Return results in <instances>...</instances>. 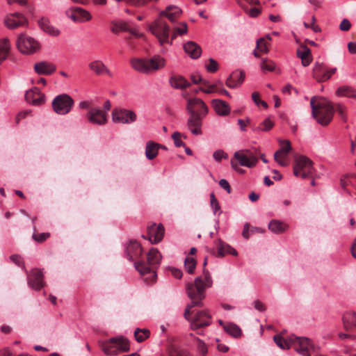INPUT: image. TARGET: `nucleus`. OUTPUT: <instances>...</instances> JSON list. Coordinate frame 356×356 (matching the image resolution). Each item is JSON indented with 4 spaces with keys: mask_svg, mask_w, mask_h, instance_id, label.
Masks as SVG:
<instances>
[{
    "mask_svg": "<svg viewBox=\"0 0 356 356\" xmlns=\"http://www.w3.org/2000/svg\"><path fill=\"white\" fill-rule=\"evenodd\" d=\"M296 54L301 59L303 66H308L311 63L312 60L311 50L306 45H300L297 49Z\"/></svg>",
    "mask_w": 356,
    "mask_h": 356,
    "instance_id": "obj_30",
    "label": "nucleus"
},
{
    "mask_svg": "<svg viewBox=\"0 0 356 356\" xmlns=\"http://www.w3.org/2000/svg\"><path fill=\"white\" fill-rule=\"evenodd\" d=\"M160 144L154 141H148L145 147V156L149 160H152L156 157Z\"/></svg>",
    "mask_w": 356,
    "mask_h": 356,
    "instance_id": "obj_35",
    "label": "nucleus"
},
{
    "mask_svg": "<svg viewBox=\"0 0 356 356\" xmlns=\"http://www.w3.org/2000/svg\"><path fill=\"white\" fill-rule=\"evenodd\" d=\"M216 247L218 250V257H223L226 254H231L236 256L238 254L237 251L232 248L228 244L224 243L220 239H218L215 242Z\"/></svg>",
    "mask_w": 356,
    "mask_h": 356,
    "instance_id": "obj_31",
    "label": "nucleus"
},
{
    "mask_svg": "<svg viewBox=\"0 0 356 356\" xmlns=\"http://www.w3.org/2000/svg\"><path fill=\"white\" fill-rule=\"evenodd\" d=\"M182 10L177 6L170 5L159 13V17L167 18L171 24H174L181 17Z\"/></svg>",
    "mask_w": 356,
    "mask_h": 356,
    "instance_id": "obj_20",
    "label": "nucleus"
},
{
    "mask_svg": "<svg viewBox=\"0 0 356 356\" xmlns=\"http://www.w3.org/2000/svg\"><path fill=\"white\" fill-rule=\"evenodd\" d=\"M89 69L92 71L96 75H108L110 77L113 76L112 72L100 60H95L88 64Z\"/></svg>",
    "mask_w": 356,
    "mask_h": 356,
    "instance_id": "obj_24",
    "label": "nucleus"
},
{
    "mask_svg": "<svg viewBox=\"0 0 356 356\" xmlns=\"http://www.w3.org/2000/svg\"><path fill=\"white\" fill-rule=\"evenodd\" d=\"M287 228L288 225L286 223L278 220H272L268 224V229L276 234H282Z\"/></svg>",
    "mask_w": 356,
    "mask_h": 356,
    "instance_id": "obj_37",
    "label": "nucleus"
},
{
    "mask_svg": "<svg viewBox=\"0 0 356 356\" xmlns=\"http://www.w3.org/2000/svg\"><path fill=\"white\" fill-rule=\"evenodd\" d=\"M165 60L160 56H154L151 58H132L131 67L137 72L148 74L163 68Z\"/></svg>",
    "mask_w": 356,
    "mask_h": 356,
    "instance_id": "obj_6",
    "label": "nucleus"
},
{
    "mask_svg": "<svg viewBox=\"0 0 356 356\" xmlns=\"http://www.w3.org/2000/svg\"><path fill=\"white\" fill-rule=\"evenodd\" d=\"M49 236V233H36L34 232L32 238L36 242L42 243L46 241Z\"/></svg>",
    "mask_w": 356,
    "mask_h": 356,
    "instance_id": "obj_51",
    "label": "nucleus"
},
{
    "mask_svg": "<svg viewBox=\"0 0 356 356\" xmlns=\"http://www.w3.org/2000/svg\"><path fill=\"white\" fill-rule=\"evenodd\" d=\"M293 175L302 179L312 178L316 170L313 161L305 156L296 158L293 165Z\"/></svg>",
    "mask_w": 356,
    "mask_h": 356,
    "instance_id": "obj_9",
    "label": "nucleus"
},
{
    "mask_svg": "<svg viewBox=\"0 0 356 356\" xmlns=\"http://www.w3.org/2000/svg\"><path fill=\"white\" fill-rule=\"evenodd\" d=\"M185 52L193 59L198 58L202 54L200 45L193 41H189L184 45Z\"/></svg>",
    "mask_w": 356,
    "mask_h": 356,
    "instance_id": "obj_29",
    "label": "nucleus"
},
{
    "mask_svg": "<svg viewBox=\"0 0 356 356\" xmlns=\"http://www.w3.org/2000/svg\"><path fill=\"white\" fill-rule=\"evenodd\" d=\"M99 343L102 351L109 356H115L120 352H127L129 350V341L122 336L99 341Z\"/></svg>",
    "mask_w": 356,
    "mask_h": 356,
    "instance_id": "obj_7",
    "label": "nucleus"
},
{
    "mask_svg": "<svg viewBox=\"0 0 356 356\" xmlns=\"http://www.w3.org/2000/svg\"><path fill=\"white\" fill-rule=\"evenodd\" d=\"M246 13L252 17H257L260 13L261 10L259 8H252L249 10H246Z\"/></svg>",
    "mask_w": 356,
    "mask_h": 356,
    "instance_id": "obj_61",
    "label": "nucleus"
},
{
    "mask_svg": "<svg viewBox=\"0 0 356 356\" xmlns=\"http://www.w3.org/2000/svg\"><path fill=\"white\" fill-rule=\"evenodd\" d=\"M245 74L242 71L233 72L226 80V85L229 88H236L244 81Z\"/></svg>",
    "mask_w": 356,
    "mask_h": 356,
    "instance_id": "obj_27",
    "label": "nucleus"
},
{
    "mask_svg": "<svg viewBox=\"0 0 356 356\" xmlns=\"http://www.w3.org/2000/svg\"><path fill=\"white\" fill-rule=\"evenodd\" d=\"M168 356H191L189 351L179 345L170 343L167 347Z\"/></svg>",
    "mask_w": 356,
    "mask_h": 356,
    "instance_id": "obj_33",
    "label": "nucleus"
},
{
    "mask_svg": "<svg viewBox=\"0 0 356 356\" xmlns=\"http://www.w3.org/2000/svg\"><path fill=\"white\" fill-rule=\"evenodd\" d=\"M280 149L275 152L274 159L277 160V157L281 153L289 154L291 150V143L289 140H279Z\"/></svg>",
    "mask_w": 356,
    "mask_h": 356,
    "instance_id": "obj_41",
    "label": "nucleus"
},
{
    "mask_svg": "<svg viewBox=\"0 0 356 356\" xmlns=\"http://www.w3.org/2000/svg\"><path fill=\"white\" fill-rule=\"evenodd\" d=\"M348 49L350 54H356V42H350L348 44Z\"/></svg>",
    "mask_w": 356,
    "mask_h": 356,
    "instance_id": "obj_64",
    "label": "nucleus"
},
{
    "mask_svg": "<svg viewBox=\"0 0 356 356\" xmlns=\"http://www.w3.org/2000/svg\"><path fill=\"white\" fill-rule=\"evenodd\" d=\"M67 16L74 22H85L91 19V15L86 10L75 7L66 11Z\"/></svg>",
    "mask_w": 356,
    "mask_h": 356,
    "instance_id": "obj_21",
    "label": "nucleus"
},
{
    "mask_svg": "<svg viewBox=\"0 0 356 356\" xmlns=\"http://www.w3.org/2000/svg\"><path fill=\"white\" fill-rule=\"evenodd\" d=\"M38 24L44 31L52 36H57L60 34V31L50 24V22L47 18H41L38 21Z\"/></svg>",
    "mask_w": 356,
    "mask_h": 356,
    "instance_id": "obj_36",
    "label": "nucleus"
},
{
    "mask_svg": "<svg viewBox=\"0 0 356 356\" xmlns=\"http://www.w3.org/2000/svg\"><path fill=\"white\" fill-rule=\"evenodd\" d=\"M219 323L223 327L224 330L234 337H239L241 335V330L234 323H224L222 321H219Z\"/></svg>",
    "mask_w": 356,
    "mask_h": 356,
    "instance_id": "obj_38",
    "label": "nucleus"
},
{
    "mask_svg": "<svg viewBox=\"0 0 356 356\" xmlns=\"http://www.w3.org/2000/svg\"><path fill=\"white\" fill-rule=\"evenodd\" d=\"M193 307H192L191 308L188 318L185 316V314H184L185 318L191 321V329L196 330L209 325L211 322V316L206 310L198 311L193 318L191 319L190 318L191 314L194 312L193 310H191Z\"/></svg>",
    "mask_w": 356,
    "mask_h": 356,
    "instance_id": "obj_12",
    "label": "nucleus"
},
{
    "mask_svg": "<svg viewBox=\"0 0 356 356\" xmlns=\"http://www.w3.org/2000/svg\"><path fill=\"white\" fill-rule=\"evenodd\" d=\"M187 94L184 97L187 100L186 109L189 115L186 126L193 135H201L202 120L207 115L209 108L206 104L200 98H188Z\"/></svg>",
    "mask_w": 356,
    "mask_h": 356,
    "instance_id": "obj_3",
    "label": "nucleus"
},
{
    "mask_svg": "<svg viewBox=\"0 0 356 356\" xmlns=\"http://www.w3.org/2000/svg\"><path fill=\"white\" fill-rule=\"evenodd\" d=\"M343 327L346 331L356 330V312H347L343 315Z\"/></svg>",
    "mask_w": 356,
    "mask_h": 356,
    "instance_id": "obj_28",
    "label": "nucleus"
},
{
    "mask_svg": "<svg viewBox=\"0 0 356 356\" xmlns=\"http://www.w3.org/2000/svg\"><path fill=\"white\" fill-rule=\"evenodd\" d=\"M289 156V154L286 153H281L277 157V160H275L277 163H278L282 166H287L289 162L287 161Z\"/></svg>",
    "mask_w": 356,
    "mask_h": 356,
    "instance_id": "obj_54",
    "label": "nucleus"
},
{
    "mask_svg": "<svg viewBox=\"0 0 356 356\" xmlns=\"http://www.w3.org/2000/svg\"><path fill=\"white\" fill-rule=\"evenodd\" d=\"M210 197H211V206L213 208L214 213H216V211H219L220 209L219 203L213 193L211 194Z\"/></svg>",
    "mask_w": 356,
    "mask_h": 356,
    "instance_id": "obj_56",
    "label": "nucleus"
},
{
    "mask_svg": "<svg viewBox=\"0 0 356 356\" xmlns=\"http://www.w3.org/2000/svg\"><path fill=\"white\" fill-rule=\"evenodd\" d=\"M184 267L189 274H193L196 267L195 259L193 257H187L184 261Z\"/></svg>",
    "mask_w": 356,
    "mask_h": 356,
    "instance_id": "obj_47",
    "label": "nucleus"
},
{
    "mask_svg": "<svg viewBox=\"0 0 356 356\" xmlns=\"http://www.w3.org/2000/svg\"><path fill=\"white\" fill-rule=\"evenodd\" d=\"M79 107L82 109H88V111L90 110L91 108H95L92 106L91 103L88 101L81 102L79 104Z\"/></svg>",
    "mask_w": 356,
    "mask_h": 356,
    "instance_id": "obj_63",
    "label": "nucleus"
},
{
    "mask_svg": "<svg viewBox=\"0 0 356 356\" xmlns=\"http://www.w3.org/2000/svg\"><path fill=\"white\" fill-rule=\"evenodd\" d=\"M254 307L259 312H264L266 309L265 305L259 300L254 302Z\"/></svg>",
    "mask_w": 356,
    "mask_h": 356,
    "instance_id": "obj_60",
    "label": "nucleus"
},
{
    "mask_svg": "<svg viewBox=\"0 0 356 356\" xmlns=\"http://www.w3.org/2000/svg\"><path fill=\"white\" fill-rule=\"evenodd\" d=\"M111 30L113 33H118L120 31H128L137 38L143 35L142 33H138L135 29L131 28L129 24L125 22H111Z\"/></svg>",
    "mask_w": 356,
    "mask_h": 356,
    "instance_id": "obj_23",
    "label": "nucleus"
},
{
    "mask_svg": "<svg viewBox=\"0 0 356 356\" xmlns=\"http://www.w3.org/2000/svg\"><path fill=\"white\" fill-rule=\"evenodd\" d=\"M211 105L216 113L220 116H226L230 113L231 108L225 101L215 99L211 101Z\"/></svg>",
    "mask_w": 356,
    "mask_h": 356,
    "instance_id": "obj_26",
    "label": "nucleus"
},
{
    "mask_svg": "<svg viewBox=\"0 0 356 356\" xmlns=\"http://www.w3.org/2000/svg\"><path fill=\"white\" fill-rule=\"evenodd\" d=\"M4 24L8 29H15L19 26H26L28 20L22 13H14L6 17Z\"/></svg>",
    "mask_w": 356,
    "mask_h": 356,
    "instance_id": "obj_16",
    "label": "nucleus"
},
{
    "mask_svg": "<svg viewBox=\"0 0 356 356\" xmlns=\"http://www.w3.org/2000/svg\"><path fill=\"white\" fill-rule=\"evenodd\" d=\"M338 96H346L352 98H356V90L348 86H342L337 89L336 92Z\"/></svg>",
    "mask_w": 356,
    "mask_h": 356,
    "instance_id": "obj_44",
    "label": "nucleus"
},
{
    "mask_svg": "<svg viewBox=\"0 0 356 356\" xmlns=\"http://www.w3.org/2000/svg\"><path fill=\"white\" fill-rule=\"evenodd\" d=\"M205 67L208 72L214 73L218 70V64L214 59L209 58L205 64Z\"/></svg>",
    "mask_w": 356,
    "mask_h": 356,
    "instance_id": "obj_50",
    "label": "nucleus"
},
{
    "mask_svg": "<svg viewBox=\"0 0 356 356\" xmlns=\"http://www.w3.org/2000/svg\"><path fill=\"white\" fill-rule=\"evenodd\" d=\"M219 185L220 186L221 188L225 189L228 193H231V192H232L231 186H230L229 182L226 179H220L219 181Z\"/></svg>",
    "mask_w": 356,
    "mask_h": 356,
    "instance_id": "obj_57",
    "label": "nucleus"
},
{
    "mask_svg": "<svg viewBox=\"0 0 356 356\" xmlns=\"http://www.w3.org/2000/svg\"><path fill=\"white\" fill-rule=\"evenodd\" d=\"M337 68L327 69L323 64L316 63L313 69V77L318 82L328 80L335 72Z\"/></svg>",
    "mask_w": 356,
    "mask_h": 356,
    "instance_id": "obj_17",
    "label": "nucleus"
},
{
    "mask_svg": "<svg viewBox=\"0 0 356 356\" xmlns=\"http://www.w3.org/2000/svg\"><path fill=\"white\" fill-rule=\"evenodd\" d=\"M310 105L313 118L323 126H326L331 122L334 111L343 121L346 120V108L343 105L337 104L334 106L330 102L319 97H313L310 100Z\"/></svg>",
    "mask_w": 356,
    "mask_h": 356,
    "instance_id": "obj_2",
    "label": "nucleus"
},
{
    "mask_svg": "<svg viewBox=\"0 0 356 356\" xmlns=\"http://www.w3.org/2000/svg\"><path fill=\"white\" fill-rule=\"evenodd\" d=\"M112 120L114 122L129 124L135 122L137 115L131 110L126 108H115L112 111Z\"/></svg>",
    "mask_w": 356,
    "mask_h": 356,
    "instance_id": "obj_13",
    "label": "nucleus"
},
{
    "mask_svg": "<svg viewBox=\"0 0 356 356\" xmlns=\"http://www.w3.org/2000/svg\"><path fill=\"white\" fill-rule=\"evenodd\" d=\"M149 29L157 38L161 45L171 44V27L165 19L159 17L149 24Z\"/></svg>",
    "mask_w": 356,
    "mask_h": 356,
    "instance_id": "obj_8",
    "label": "nucleus"
},
{
    "mask_svg": "<svg viewBox=\"0 0 356 356\" xmlns=\"http://www.w3.org/2000/svg\"><path fill=\"white\" fill-rule=\"evenodd\" d=\"M199 90L206 94H211L218 91V86L217 84H211L206 80L202 81V86L199 88Z\"/></svg>",
    "mask_w": 356,
    "mask_h": 356,
    "instance_id": "obj_46",
    "label": "nucleus"
},
{
    "mask_svg": "<svg viewBox=\"0 0 356 356\" xmlns=\"http://www.w3.org/2000/svg\"><path fill=\"white\" fill-rule=\"evenodd\" d=\"M161 257L160 252L152 248L147 254V261L140 260L135 262V268L147 284H152L156 281V268L160 264Z\"/></svg>",
    "mask_w": 356,
    "mask_h": 356,
    "instance_id": "obj_4",
    "label": "nucleus"
},
{
    "mask_svg": "<svg viewBox=\"0 0 356 356\" xmlns=\"http://www.w3.org/2000/svg\"><path fill=\"white\" fill-rule=\"evenodd\" d=\"M10 259L13 263H15L18 266H22L24 264L22 258L19 255L13 254L10 256Z\"/></svg>",
    "mask_w": 356,
    "mask_h": 356,
    "instance_id": "obj_59",
    "label": "nucleus"
},
{
    "mask_svg": "<svg viewBox=\"0 0 356 356\" xmlns=\"http://www.w3.org/2000/svg\"><path fill=\"white\" fill-rule=\"evenodd\" d=\"M44 275L42 272L37 268L32 270L27 275V282L29 286L37 291L44 287L45 283L43 281Z\"/></svg>",
    "mask_w": 356,
    "mask_h": 356,
    "instance_id": "obj_18",
    "label": "nucleus"
},
{
    "mask_svg": "<svg viewBox=\"0 0 356 356\" xmlns=\"http://www.w3.org/2000/svg\"><path fill=\"white\" fill-rule=\"evenodd\" d=\"M25 99L27 102L33 106H40L45 102L44 94L40 92L37 88L26 91Z\"/></svg>",
    "mask_w": 356,
    "mask_h": 356,
    "instance_id": "obj_22",
    "label": "nucleus"
},
{
    "mask_svg": "<svg viewBox=\"0 0 356 356\" xmlns=\"http://www.w3.org/2000/svg\"><path fill=\"white\" fill-rule=\"evenodd\" d=\"M150 334V332L147 329L137 328L134 331V337L138 342L145 341Z\"/></svg>",
    "mask_w": 356,
    "mask_h": 356,
    "instance_id": "obj_45",
    "label": "nucleus"
},
{
    "mask_svg": "<svg viewBox=\"0 0 356 356\" xmlns=\"http://www.w3.org/2000/svg\"><path fill=\"white\" fill-rule=\"evenodd\" d=\"M273 126L274 123L270 120V118H266L264 120V122L260 123L257 129L263 131H268L270 130Z\"/></svg>",
    "mask_w": 356,
    "mask_h": 356,
    "instance_id": "obj_49",
    "label": "nucleus"
},
{
    "mask_svg": "<svg viewBox=\"0 0 356 356\" xmlns=\"http://www.w3.org/2000/svg\"><path fill=\"white\" fill-rule=\"evenodd\" d=\"M197 346L198 351L204 356L207 353V347L205 343L200 339H197Z\"/></svg>",
    "mask_w": 356,
    "mask_h": 356,
    "instance_id": "obj_55",
    "label": "nucleus"
},
{
    "mask_svg": "<svg viewBox=\"0 0 356 356\" xmlns=\"http://www.w3.org/2000/svg\"><path fill=\"white\" fill-rule=\"evenodd\" d=\"M172 26V31H171V35H170V40L171 42L176 38L177 35H182L184 34H186L188 31V26L186 23L185 22H181L176 24V22L174 24H171Z\"/></svg>",
    "mask_w": 356,
    "mask_h": 356,
    "instance_id": "obj_34",
    "label": "nucleus"
},
{
    "mask_svg": "<svg viewBox=\"0 0 356 356\" xmlns=\"http://www.w3.org/2000/svg\"><path fill=\"white\" fill-rule=\"evenodd\" d=\"M172 87L177 89H184L191 86V83L181 76H172L170 79Z\"/></svg>",
    "mask_w": 356,
    "mask_h": 356,
    "instance_id": "obj_39",
    "label": "nucleus"
},
{
    "mask_svg": "<svg viewBox=\"0 0 356 356\" xmlns=\"http://www.w3.org/2000/svg\"><path fill=\"white\" fill-rule=\"evenodd\" d=\"M181 133L176 131L172 135V138L174 140L175 145L177 147H185V143L181 140Z\"/></svg>",
    "mask_w": 356,
    "mask_h": 356,
    "instance_id": "obj_52",
    "label": "nucleus"
},
{
    "mask_svg": "<svg viewBox=\"0 0 356 356\" xmlns=\"http://www.w3.org/2000/svg\"><path fill=\"white\" fill-rule=\"evenodd\" d=\"M261 67L263 71L273 72L275 70V64L271 60L263 58L261 63Z\"/></svg>",
    "mask_w": 356,
    "mask_h": 356,
    "instance_id": "obj_48",
    "label": "nucleus"
},
{
    "mask_svg": "<svg viewBox=\"0 0 356 356\" xmlns=\"http://www.w3.org/2000/svg\"><path fill=\"white\" fill-rule=\"evenodd\" d=\"M259 51L261 53H267L268 51L265 38H261L257 41L256 49L253 52L254 56L257 58L260 56Z\"/></svg>",
    "mask_w": 356,
    "mask_h": 356,
    "instance_id": "obj_42",
    "label": "nucleus"
},
{
    "mask_svg": "<svg viewBox=\"0 0 356 356\" xmlns=\"http://www.w3.org/2000/svg\"><path fill=\"white\" fill-rule=\"evenodd\" d=\"M170 270L171 271L172 275L177 279H180L182 277V272L181 270L172 267L170 268Z\"/></svg>",
    "mask_w": 356,
    "mask_h": 356,
    "instance_id": "obj_62",
    "label": "nucleus"
},
{
    "mask_svg": "<svg viewBox=\"0 0 356 356\" xmlns=\"http://www.w3.org/2000/svg\"><path fill=\"white\" fill-rule=\"evenodd\" d=\"M10 43L7 38L0 40V63L6 60L10 53Z\"/></svg>",
    "mask_w": 356,
    "mask_h": 356,
    "instance_id": "obj_40",
    "label": "nucleus"
},
{
    "mask_svg": "<svg viewBox=\"0 0 356 356\" xmlns=\"http://www.w3.org/2000/svg\"><path fill=\"white\" fill-rule=\"evenodd\" d=\"M213 157L216 161L220 162L222 159H227L228 155L223 150L218 149L213 152Z\"/></svg>",
    "mask_w": 356,
    "mask_h": 356,
    "instance_id": "obj_53",
    "label": "nucleus"
},
{
    "mask_svg": "<svg viewBox=\"0 0 356 356\" xmlns=\"http://www.w3.org/2000/svg\"><path fill=\"white\" fill-rule=\"evenodd\" d=\"M143 249L136 241H130L127 247V254L129 260L138 259L142 254Z\"/></svg>",
    "mask_w": 356,
    "mask_h": 356,
    "instance_id": "obj_25",
    "label": "nucleus"
},
{
    "mask_svg": "<svg viewBox=\"0 0 356 356\" xmlns=\"http://www.w3.org/2000/svg\"><path fill=\"white\" fill-rule=\"evenodd\" d=\"M35 71L39 74L49 75L56 70V66L48 62H40L34 65Z\"/></svg>",
    "mask_w": 356,
    "mask_h": 356,
    "instance_id": "obj_32",
    "label": "nucleus"
},
{
    "mask_svg": "<svg viewBox=\"0 0 356 356\" xmlns=\"http://www.w3.org/2000/svg\"><path fill=\"white\" fill-rule=\"evenodd\" d=\"M355 175H346L343 176L340 180V184L342 188L347 193L350 194V192L347 189L348 186H352L355 184Z\"/></svg>",
    "mask_w": 356,
    "mask_h": 356,
    "instance_id": "obj_43",
    "label": "nucleus"
},
{
    "mask_svg": "<svg viewBox=\"0 0 356 356\" xmlns=\"http://www.w3.org/2000/svg\"><path fill=\"white\" fill-rule=\"evenodd\" d=\"M234 157L241 165L248 168L255 166L258 161L257 156L248 149L236 152Z\"/></svg>",
    "mask_w": 356,
    "mask_h": 356,
    "instance_id": "obj_14",
    "label": "nucleus"
},
{
    "mask_svg": "<svg viewBox=\"0 0 356 356\" xmlns=\"http://www.w3.org/2000/svg\"><path fill=\"white\" fill-rule=\"evenodd\" d=\"M107 113L101 108H91L86 113V118L91 124L103 126L107 123Z\"/></svg>",
    "mask_w": 356,
    "mask_h": 356,
    "instance_id": "obj_15",
    "label": "nucleus"
},
{
    "mask_svg": "<svg viewBox=\"0 0 356 356\" xmlns=\"http://www.w3.org/2000/svg\"><path fill=\"white\" fill-rule=\"evenodd\" d=\"M275 343L282 349L293 348L297 353L302 356H311L314 346L307 337H296L295 335L283 337L281 335H275Z\"/></svg>",
    "mask_w": 356,
    "mask_h": 356,
    "instance_id": "obj_5",
    "label": "nucleus"
},
{
    "mask_svg": "<svg viewBox=\"0 0 356 356\" xmlns=\"http://www.w3.org/2000/svg\"><path fill=\"white\" fill-rule=\"evenodd\" d=\"M165 229L163 225H156L155 223L147 227V236H143L144 238H148L152 243H158L163 238Z\"/></svg>",
    "mask_w": 356,
    "mask_h": 356,
    "instance_id": "obj_19",
    "label": "nucleus"
},
{
    "mask_svg": "<svg viewBox=\"0 0 356 356\" xmlns=\"http://www.w3.org/2000/svg\"><path fill=\"white\" fill-rule=\"evenodd\" d=\"M17 49L24 54L31 55L35 54L40 49V44L35 39L27 35L20 34L17 40Z\"/></svg>",
    "mask_w": 356,
    "mask_h": 356,
    "instance_id": "obj_10",
    "label": "nucleus"
},
{
    "mask_svg": "<svg viewBox=\"0 0 356 356\" xmlns=\"http://www.w3.org/2000/svg\"><path fill=\"white\" fill-rule=\"evenodd\" d=\"M207 257H205L203 262V272L201 276L197 277L193 282L186 284V290L191 302L185 309V316L188 318L190 309L192 307H203L202 300L205 298V290L211 287L213 280L209 271L206 268Z\"/></svg>",
    "mask_w": 356,
    "mask_h": 356,
    "instance_id": "obj_1",
    "label": "nucleus"
},
{
    "mask_svg": "<svg viewBox=\"0 0 356 356\" xmlns=\"http://www.w3.org/2000/svg\"><path fill=\"white\" fill-rule=\"evenodd\" d=\"M54 111L58 115H66L72 109L74 100L66 94L57 95L51 103Z\"/></svg>",
    "mask_w": 356,
    "mask_h": 356,
    "instance_id": "obj_11",
    "label": "nucleus"
},
{
    "mask_svg": "<svg viewBox=\"0 0 356 356\" xmlns=\"http://www.w3.org/2000/svg\"><path fill=\"white\" fill-rule=\"evenodd\" d=\"M351 27V24L349 22V20L344 19L341 21L339 28L341 31H348Z\"/></svg>",
    "mask_w": 356,
    "mask_h": 356,
    "instance_id": "obj_58",
    "label": "nucleus"
}]
</instances>
